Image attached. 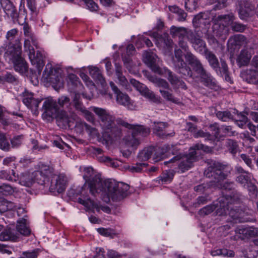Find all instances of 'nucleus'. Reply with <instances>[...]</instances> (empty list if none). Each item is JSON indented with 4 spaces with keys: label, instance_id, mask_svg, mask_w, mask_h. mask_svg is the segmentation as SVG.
Returning <instances> with one entry per match:
<instances>
[{
    "label": "nucleus",
    "instance_id": "obj_1",
    "mask_svg": "<svg viewBox=\"0 0 258 258\" xmlns=\"http://www.w3.org/2000/svg\"><path fill=\"white\" fill-rule=\"evenodd\" d=\"M83 176L85 183L82 186V192L87 189L93 196L100 194L102 200L106 203L110 200L113 202L120 201L128 195V184L112 179L103 180L92 167L85 168Z\"/></svg>",
    "mask_w": 258,
    "mask_h": 258
},
{
    "label": "nucleus",
    "instance_id": "obj_2",
    "mask_svg": "<svg viewBox=\"0 0 258 258\" xmlns=\"http://www.w3.org/2000/svg\"><path fill=\"white\" fill-rule=\"evenodd\" d=\"M171 60L175 70L184 76L191 77L192 74L190 68L186 61L199 76L207 71L201 60L190 50L183 54L182 50L177 46L174 49Z\"/></svg>",
    "mask_w": 258,
    "mask_h": 258
},
{
    "label": "nucleus",
    "instance_id": "obj_3",
    "mask_svg": "<svg viewBox=\"0 0 258 258\" xmlns=\"http://www.w3.org/2000/svg\"><path fill=\"white\" fill-rule=\"evenodd\" d=\"M98 117L100 125L103 130L102 137L99 141L107 145L109 142L120 139L122 136L121 129L115 124V117L105 108L92 106L91 107Z\"/></svg>",
    "mask_w": 258,
    "mask_h": 258
},
{
    "label": "nucleus",
    "instance_id": "obj_4",
    "mask_svg": "<svg viewBox=\"0 0 258 258\" xmlns=\"http://www.w3.org/2000/svg\"><path fill=\"white\" fill-rule=\"evenodd\" d=\"M207 148L208 147L204 146L202 144H196L190 148L188 154L178 155L170 160L164 162V164L165 165H167L175 161H180L178 168L181 172H184L189 170L193 166V163L197 160L198 155L201 154L200 151H206Z\"/></svg>",
    "mask_w": 258,
    "mask_h": 258
},
{
    "label": "nucleus",
    "instance_id": "obj_5",
    "mask_svg": "<svg viewBox=\"0 0 258 258\" xmlns=\"http://www.w3.org/2000/svg\"><path fill=\"white\" fill-rule=\"evenodd\" d=\"M37 170L40 172L49 182V177L51 178L49 190L51 192L61 193L66 187L67 177L62 175L53 174L54 169L49 165L39 164L37 165Z\"/></svg>",
    "mask_w": 258,
    "mask_h": 258
},
{
    "label": "nucleus",
    "instance_id": "obj_6",
    "mask_svg": "<svg viewBox=\"0 0 258 258\" xmlns=\"http://www.w3.org/2000/svg\"><path fill=\"white\" fill-rule=\"evenodd\" d=\"M220 208L216 210V214L218 216L228 215L235 222L243 223L248 221L243 218L244 212L236 206L232 205L228 198L220 197L218 199Z\"/></svg>",
    "mask_w": 258,
    "mask_h": 258
},
{
    "label": "nucleus",
    "instance_id": "obj_7",
    "mask_svg": "<svg viewBox=\"0 0 258 258\" xmlns=\"http://www.w3.org/2000/svg\"><path fill=\"white\" fill-rule=\"evenodd\" d=\"M118 125H121L132 131V135L124 138L125 144L134 148H136L140 144L139 139L136 136H141L145 137L149 135L150 129L142 125L130 124L124 120L118 118L116 120Z\"/></svg>",
    "mask_w": 258,
    "mask_h": 258
},
{
    "label": "nucleus",
    "instance_id": "obj_8",
    "mask_svg": "<svg viewBox=\"0 0 258 258\" xmlns=\"http://www.w3.org/2000/svg\"><path fill=\"white\" fill-rule=\"evenodd\" d=\"M231 170L228 165L211 160L208 162V167L204 174L207 177L211 178L214 182L217 183L225 179L230 173Z\"/></svg>",
    "mask_w": 258,
    "mask_h": 258
},
{
    "label": "nucleus",
    "instance_id": "obj_9",
    "mask_svg": "<svg viewBox=\"0 0 258 258\" xmlns=\"http://www.w3.org/2000/svg\"><path fill=\"white\" fill-rule=\"evenodd\" d=\"M43 108L45 110L43 115L51 118H56L59 126L69 125L70 118L68 110H58L56 102L51 98H48L43 103Z\"/></svg>",
    "mask_w": 258,
    "mask_h": 258
},
{
    "label": "nucleus",
    "instance_id": "obj_10",
    "mask_svg": "<svg viewBox=\"0 0 258 258\" xmlns=\"http://www.w3.org/2000/svg\"><path fill=\"white\" fill-rule=\"evenodd\" d=\"M173 146L169 145H164L162 147H158L156 150V152L154 157V160L155 162H158L162 160L165 158V154L172 153L173 155L175 154L173 152ZM155 151L154 148L150 147L145 148L142 151H140L138 155V158L140 161H145L148 160L153 154L154 152Z\"/></svg>",
    "mask_w": 258,
    "mask_h": 258
},
{
    "label": "nucleus",
    "instance_id": "obj_11",
    "mask_svg": "<svg viewBox=\"0 0 258 258\" xmlns=\"http://www.w3.org/2000/svg\"><path fill=\"white\" fill-rule=\"evenodd\" d=\"M17 49L14 52L12 50L6 51L5 57L9 63H13L16 71L24 74L28 70L27 64L21 56L22 49L20 50L19 46H17Z\"/></svg>",
    "mask_w": 258,
    "mask_h": 258
},
{
    "label": "nucleus",
    "instance_id": "obj_12",
    "mask_svg": "<svg viewBox=\"0 0 258 258\" xmlns=\"http://www.w3.org/2000/svg\"><path fill=\"white\" fill-rule=\"evenodd\" d=\"M192 32L193 31L191 30H188L184 27H177L174 26H172L170 30V33L172 37H177L178 38V46L183 50L185 52L189 50L187 42L185 40V38H186L188 40L189 34L192 33Z\"/></svg>",
    "mask_w": 258,
    "mask_h": 258
},
{
    "label": "nucleus",
    "instance_id": "obj_13",
    "mask_svg": "<svg viewBox=\"0 0 258 258\" xmlns=\"http://www.w3.org/2000/svg\"><path fill=\"white\" fill-rule=\"evenodd\" d=\"M72 101L70 102V99L69 97L62 96L58 99L57 106L58 110H61V109L65 110H70V106L71 105L75 109L78 111H81L80 98L81 95L79 92H75L72 96Z\"/></svg>",
    "mask_w": 258,
    "mask_h": 258
},
{
    "label": "nucleus",
    "instance_id": "obj_14",
    "mask_svg": "<svg viewBox=\"0 0 258 258\" xmlns=\"http://www.w3.org/2000/svg\"><path fill=\"white\" fill-rule=\"evenodd\" d=\"M18 31L17 29H13L9 31L6 35V51L12 50V52L16 51L17 46H20V50L22 49L20 40L16 36Z\"/></svg>",
    "mask_w": 258,
    "mask_h": 258
},
{
    "label": "nucleus",
    "instance_id": "obj_15",
    "mask_svg": "<svg viewBox=\"0 0 258 258\" xmlns=\"http://www.w3.org/2000/svg\"><path fill=\"white\" fill-rule=\"evenodd\" d=\"M109 84L111 89L116 95V100L117 103L120 105L124 106L128 108L131 109L133 106V104H132L129 96L127 94L121 92L113 82L111 81Z\"/></svg>",
    "mask_w": 258,
    "mask_h": 258
},
{
    "label": "nucleus",
    "instance_id": "obj_16",
    "mask_svg": "<svg viewBox=\"0 0 258 258\" xmlns=\"http://www.w3.org/2000/svg\"><path fill=\"white\" fill-rule=\"evenodd\" d=\"M159 75H164L166 77L174 88L186 89L185 83L167 68H163V70H162V73Z\"/></svg>",
    "mask_w": 258,
    "mask_h": 258
},
{
    "label": "nucleus",
    "instance_id": "obj_17",
    "mask_svg": "<svg viewBox=\"0 0 258 258\" xmlns=\"http://www.w3.org/2000/svg\"><path fill=\"white\" fill-rule=\"evenodd\" d=\"M188 41L192 44L194 49L201 54H203L206 49H208L205 42L195 32L189 34Z\"/></svg>",
    "mask_w": 258,
    "mask_h": 258
},
{
    "label": "nucleus",
    "instance_id": "obj_18",
    "mask_svg": "<svg viewBox=\"0 0 258 258\" xmlns=\"http://www.w3.org/2000/svg\"><path fill=\"white\" fill-rule=\"evenodd\" d=\"M82 79L86 85V87H83L84 90L82 91V95L87 99L91 100L93 97L95 91V84L86 74L82 73Z\"/></svg>",
    "mask_w": 258,
    "mask_h": 258
},
{
    "label": "nucleus",
    "instance_id": "obj_19",
    "mask_svg": "<svg viewBox=\"0 0 258 258\" xmlns=\"http://www.w3.org/2000/svg\"><path fill=\"white\" fill-rule=\"evenodd\" d=\"M22 101L27 107L35 112L37 111L39 104L41 102L40 100L34 98L33 94L26 90L22 93Z\"/></svg>",
    "mask_w": 258,
    "mask_h": 258
},
{
    "label": "nucleus",
    "instance_id": "obj_20",
    "mask_svg": "<svg viewBox=\"0 0 258 258\" xmlns=\"http://www.w3.org/2000/svg\"><path fill=\"white\" fill-rule=\"evenodd\" d=\"M144 61L152 69V70L158 74L162 73L163 68H160L156 64L157 56L152 52L145 51L143 54Z\"/></svg>",
    "mask_w": 258,
    "mask_h": 258
},
{
    "label": "nucleus",
    "instance_id": "obj_21",
    "mask_svg": "<svg viewBox=\"0 0 258 258\" xmlns=\"http://www.w3.org/2000/svg\"><path fill=\"white\" fill-rule=\"evenodd\" d=\"M245 40V37L241 34L235 35L230 37L227 42L228 50L230 53H234L236 50L239 49Z\"/></svg>",
    "mask_w": 258,
    "mask_h": 258
},
{
    "label": "nucleus",
    "instance_id": "obj_22",
    "mask_svg": "<svg viewBox=\"0 0 258 258\" xmlns=\"http://www.w3.org/2000/svg\"><path fill=\"white\" fill-rule=\"evenodd\" d=\"M82 205L85 207V210L87 212H92L94 209H96L97 211L99 212L100 210L107 213H109L111 212L110 208L107 206H101L98 205L94 201H92L90 198L82 199Z\"/></svg>",
    "mask_w": 258,
    "mask_h": 258
},
{
    "label": "nucleus",
    "instance_id": "obj_23",
    "mask_svg": "<svg viewBox=\"0 0 258 258\" xmlns=\"http://www.w3.org/2000/svg\"><path fill=\"white\" fill-rule=\"evenodd\" d=\"M43 77L47 82L52 84H57L60 82L57 72L55 70H54L52 65L49 63L47 64L45 67L43 74Z\"/></svg>",
    "mask_w": 258,
    "mask_h": 258
},
{
    "label": "nucleus",
    "instance_id": "obj_24",
    "mask_svg": "<svg viewBox=\"0 0 258 258\" xmlns=\"http://www.w3.org/2000/svg\"><path fill=\"white\" fill-rule=\"evenodd\" d=\"M0 241H16L19 238V235L15 230L9 227L4 229L3 226L0 225Z\"/></svg>",
    "mask_w": 258,
    "mask_h": 258
},
{
    "label": "nucleus",
    "instance_id": "obj_25",
    "mask_svg": "<svg viewBox=\"0 0 258 258\" xmlns=\"http://www.w3.org/2000/svg\"><path fill=\"white\" fill-rule=\"evenodd\" d=\"M208 61L209 66L217 73L221 68L219 60L215 53L209 49H206L203 54Z\"/></svg>",
    "mask_w": 258,
    "mask_h": 258
},
{
    "label": "nucleus",
    "instance_id": "obj_26",
    "mask_svg": "<svg viewBox=\"0 0 258 258\" xmlns=\"http://www.w3.org/2000/svg\"><path fill=\"white\" fill-rule=\"evenodd\" d=\"M0 3L4 12L13 19L18 17V12L16 7L10 0H0Z\"/></svg>",
    "mask_w": 258,
    "mask_h": 258
},
{
    "label": "nucleus",
    "instance_id": "obj_27",
    "mask_svg": "<svg viewBox=\"0 0 258 258\" xmlns=\"http://www.w3.org/2000/svg\"><path fill=\"white\" fill-rule=\"evenodd\" d=\"M168 124L166 122H154L153 126V133L161 138H165L167 137H173L175 133L172 132L169 134L164 132V130L167 128Z\"/></svg>",
    "mask_w": 258,
    "mask_h": 258
},
{
    "label": "nucleus",
    "instance_id": "obj_28",
    "mask_svg": "<svg viewBox=\"0 0 258 258\" xmlns=\"http://www.w3.org/2000/svg\"><path fill=\"white\" fill-rule=\"evenodd\" d=\"M29 57L31 63L35 66L37 69L38 73H40L44 66L43 56L42 53L39 50L37 51L36 53L34 51L33 53L29 54Z\"/></svg>",
    "mask_w": 258,
    "mask_h": 258
},
{
    "label": "nucleus",
    "instance_id": "obj_29",
    "mask_svg": "<svg viewBox=\"0 0 258 258\" xmlns=\"http://www.w3.org/2000/svg\"><path fill=\"white\" fill-rule=\"evenodd\" d=\"M252 55L247 49H242L236 58V62L240 68L247 66L251 59Z\"/></svg>",
    "mask_w": 258,
    "mask_h": 258
},
{
    "label": "nucleus",
    "instance_id": "obj_30",
    "mask_svg": "<svg viewBox=\"0 0 258 258\" xmlns=\"http://www.w3.org/2000/svg\"><path fill=\"white\" fill-rule=\"evenodd\" d=\"M201 82L205 86L211 89L216 90L217 85L215 79L207 71L199 76Z\"/></svg>",
    "mask_w": 258,
    "mask_h": 258
},
{
    "label": "nucleus",
    "instance_id": "obj_31",
    "mask_svg": "<svg viewBox=\"0 0 258 258\" xmlns=\"http://www.w3.org/2000/svg\"><path fill=\"white\" fill-rule=\"evenodd\" d=\"M89 74L102 87L106 85L105 78L103 76L102 71L96 67H90L89 68Z\"/></svg>",
    "mask_w": 258,
    "mask_h": 258
},
{
    "label": "nucleus",
    "instance_id": "obj_32",
    "mask_svg": "<svg viewBox=\"0 0 258 258\" xmlns=\"http://www.w3.org/2000/svg\"><path fill=\"white\" fill-rule=\"evenodd\" d=\"M16 229L20 234L24 236H28L31 233L29 224L24 218H22L17 221Z\"/></svg>",
    "mask_w": 258,
    "mask_h": 258
},
{
    "label": "nucleus",
    "instance_id": "obj_33",
    "mask_svg": "<svg viewBox=\"0 0 258 258\" xmlns=\"http://www.w3.org/2000/svg\"><path fill=\"white\" fill-rule=\"evenodd\" d=\"M140 93L150 101L154 103L160 104L162 102L161 97L156 95L153 91L150 90L146 86Z\"/></svg>",
    "mask_w": 258,
    "mask_h": 258
},
{
    "label": "nucleus",
    "instance_id": "obj_34",
    "mask_svg": "<svg viewBox=\"0 0 258 258\" xmlns=\"http://www.w3.org/2000/svg\"><path fill=\"white\" fill-rule=\"evenodd\" d=\"M80 194V187L74 185L68 191V196L71 200L81 204Z\"/></svg>",
    "mask_w": 258,
    "mask_h": 258
},
{
    "label": "nucleus",
    "instance_id": "obj_35",
    "mask_svg": "<svg viewBox=\"0 0 258 258\" xmlns=\"http://www.w3.org/2000/svg\"><path fill=\"white\" fill-rule=\"evenodd\" d=\"M235 19L234 16L232 13L227 15H219L215 18V21L222 24L223 25H231Z\"/></svg>",
    "mask_w": 258,
    "mask_h": 258
},
{
    "label": "nucleus",
    "instance_id": "obj_36",
    "mask_svg": "<svg viewBox=\"0 0 258 258\" xmlns=\"http://www.w3.org/2000/svg\"><path fill=\"white\" fill-rule=\"evenodd\" d=\"M24 34L25 39H31L32 44L36 47H38L37 39L28 24H26L23 26Z\"/></svg>",
    "mask_w": 258,
    "mask_h": 258
},
{
    "label": "nucleus",
    "instance_id": "obj_37",
    "mask_svg": "<svg viewBox=\"0 0 258 258\" xmlns=\"http://www.w3.org/2000/svg\"><path fill=\"white\" fill-rule=\"evenodd\" d=\"M19 183L24 186H31L34 183L32 173L31 174L28 173H22L20 177Z\"/></svg>",
    "mask_w": 258,
    "mask_h": 258
},
{
    "label": "nucleus",
    "instance_id": "obj_38",
    "mask_svg": "<svg viewBox=\"0 0 258 258\" xmlns=\"http://www.w3.org/2000/svg\"><path fill=\"white\" fill-rule=\"evenodd\" d=\"M218 207L220 208L219 202H217L216 203L214 202L212 204L206 206L204 208H202L199 211V214L201 216H206L211 214L214 211V210Z\"/></svg>",
    "mask_w": 258,
    "mask_h": 258
},
{
    "label": "nucleus",
    "instance_id": "obj_39",
    "mask_svg": "<svg viewBox=\"0 0 258 258\" xmlns=\"http://www.w3.org/2000/svg\"><path fill=\"white\" fill-rule=\"evenodd\" d=\"M218 74L224 75L225 79L226 81L232 83V80L229 75L228 68L225 61L221 59V68L218 70Z\"/></svg>",
    "mask_w": 258,
    "mask_h": 258
},
{
    "label": "nucleus",
    "instance_id": "obj_40",
    "mask_svg": "<svg viewBox=\"0 0 258 258\" xmlns=\"http://www.w3.org/2000/svg\"><path fill=\"white\" fill-rule=\"evenodd\" d=\"M16 173L13 170H2L0 171V178L9 181H16Z\"/></svg>",
    "mask_w": 258,
    "mask_h": 258
},
{
    "label": "nucleus",
    "instance_id": "obj_41",
    "mask_svg": "<svg viewBox=\"0 0 258 258\" xmlns=\"http://www.w3.org/2000/svg\"><path fill=\"white\" fill-rule=\"evenodd\" d=\"M159 92L166 100L172 102H176L177 101V99L172 94V90L170 87L166 89H160Z\"/></svg>",
    "mask_w": 258,
    "mask_h": 258
},
{
    "label": "nucleus",
    "instance_id": "obj_42",
    "mask_svg": "<svg viewBox=\"0 0 258 258\" xmlns=\"http://www.w3.org/2000/svg\"><path fill=\"white\" fill-rule=\"evenodd\" d=\"M32 178H33L34 183L37 182L39 184L43 185L48 183L45 177L37 170L32 172Z\"/></svg>",
    "mask_w": 258,
    "mask_h": 258
},
{
    "label": "nucleus",
    "instance_id": "obj_43",
    "mask_svg": "<svg viewBox=\"0 0 258 258\" xmlns=\"http://www.w3.org/2000/svg\"><path fill=\"white\" fill-rule=\"evenodd\" d=\"M236 181L244 187L251 181V175L250 173L240 174L236 177Z\"/></svg>",
    "mask_w": 258,
    "mask_h": 258
},
{
    "label": "nucleus",
    "instance_id": "obj_44",
    "mask_svg": "<svg viewBox=\"0 0 258 258\" xmlns=\"http://www.w3.org/2000/svg\"><path fill=\"white\" fill-rule=\"evenodd\" d=\"M98 159L99 162L105 163L107 166L112 167H116L118 165L117 161L108 156H99Z\"/></svg>",
    "mask_w": 258,
    "mask_h": 258
},
{
    "label": "nucleus",
    "instance_id": "obj_45",
    "mask_svg": "<svg viewBox=\"0 0 258 258\" xmlns=\"http://www.w3.org/2000/svg\"><path fill=\"white\" fill-rule=\"evenodd\" d=\"M17 209V205L7 200H4L0 205V210L3 212L8 210H15Z\"/></svg>",
    "mask_w": 258,
    "mask_h": 258
},
{
    "label": "nucleus",
    "instance_id": "obj_46",
    "mask_svg": "<svg viewBox=\"0 0 258 258\" xmlns=\"http://www.w3.org/2000/svg\"><path fill=\"white\" fill-rule=\"evenodd\" d=\"M0 149L5 151H9L11 149V145L4 133H0Z\"/></svg>",
    "mask_w": 258,
    "mask_h": 258
},
{
    "label": "nucleus",
    "instance_id": "obj_47",
    "mask_svg": "<svg viewBox=\"0 0 258 258\" xmlns=\"http://www.w3.org/2000/svg\"><path fill=\"white\" fill-rule=\"evenodd\" d=\"M226 145L231 153L235 154L238 151V145L237 142L231 139H228L226 142Z\"/></svg>",
    "mask_w": 258,
    "mask_h": 258
},
{
    "label": "nucleus",
    "instance_id": "obj_48",
    "mask_svg": "<svg viewBox=\"0 0 258 258\" xmlns=\"http://www.w3.org/2000/svg\"><path fill=\"white\" fill-rule=\"evenodd\" d=\"M174 176V174L170 171H165L159 178L162 183L171 182Z\"/></svg>",
    "mask_w": 258,
    "mask_h": 258
},
{
    "label": "nucleus",
    "instance_id": "obj_49",
    "mask_svg": "<svg viewBox=\"0 0 258 258\" xmlns=\"http://www.w3.org/2000/svg\"><path fill=\"white\" fill-rule=\"evenodd\" d=\"M216 116L223 121H228L230 119H233L232 115L228 111H218L216 113Z\"/></svg>",
    "mask_w": 258,
    "mask_h": 258
},
{
    "label": "nucleus",
    "instance_id": "obj_50",
    "mask_svg": "<svg viewBox=\"0 0 258 258\" xmlns=\"http://www.w3.org/2000/svg\"><path fill=\"white\" fill-rule=\"evenodd\" d=\"M150 80L155 83L156 85L161 89H166L169 87L168 82L162 79L154 78L151 77Z\"/></svg>",
    "mask_w": 258,
    "mask_h": 258
},
{
    "label": "nucleus",
    "instance_id": "obj_51",
    "mask_svg": "<svg viewBox=\"0 0 258 258\" xmlns=\"http://www.w3.org/2000/svg\"><path fill=\"white\" fill-rule=\"evenodd\" d=\"M16 188L8 184H3L0 185V193L4 195L12 194Z\"/></svg>",
    "mask_w": 258,
    "mask_h": 258
},
{
    "label": "nucleus",
    "instance_id": "obj_52",
    "mask_svg": "<svg viewBox=\"0 0 258 258\" xmlns=\"http://www.w3.org/2000/svg\"><path fill=\"white\" fill-rule=\"evenodd\" d=\"M23 136L19 135L14 137L11 140V147L13 148L19 147L22 144Z\"/></svg>",
    "mask_w": 258,
    "mask_h": 258
},
{
    "label": "nucleus",
    "instance_id": "obj_53",
    "mask_svg": "<svg viewBox=\"0 0 258 258\" xmlns=\"http://www.w3.org/2000/svg\"><path fill=\"white\" fill-rule=\"evenodd\" d=\"M194 137L195 138H205V140H213V137L209 133L205 132L202 130H199L196 132H195L194 134Z\"/></svg>",
    "mask_w": 258,
    "mask_h": 258
},
{
    "label": "nucleus",
    "instance_id": "obj_54",
    "mask_svg": "<svg viewBox=\"0 0 258 258\" xmlns=\"http://www.w3.org/2000/svg\"><path fill=\"white\" fill-rule=\"evenodd\" d=\"M80 83L79 78L75 74L70 73L68 75V84L72 88L76 87Z\"/></svg>",
    "mask_w": 258,
    "mask_h": 258
},
{
    "label": "nucleus",
    "instance_id": "obj_55",
    "mask_svg": "<svg viewBox=\"0 0 258 258\" xmlns=\"http://www.w3.org/2000/svg\"><path fill=\"white\" fill-rule=\"evenodd\" d=\"M234 113L237 114V118H233V120H236V121L243 122H248V119L246 116L248 114V112H239L237 110H234Z\"/></svg>",
    "mask_w": 258,
    "mask_h": 258
},
{
    "label": "nucleus",
    "instance_id": "obj_56",
    "mask_svg": "<svg viewBox=\"0 0 258 258\" xmlns=\"http://www.w3.org/2000/svg\"><path fill=\"white\" fill-rule=\"evenodd\" d=\"M244 187L248 189L249 194L252 198H255L257 196L258 191L256 186L251 181Z\"/></svg>",
    "mask_w": 258,
    "mask_h": 258
},
{
    "label": "nucleus",
    "instance_id": "obj_57",
    "mask_svg": "<svg viewBox=\"0 0 258 258\" xmlns=\"http://www.w3.org/2000/svg\"><path fill=\"white\" fill-rule=\"evenodd\" d=\"M147 164L144 163H137L134 166L129 167V170L134 172H141L143 170V168L146 167Z\"/></svg>",
    "mask_w": 258,
    "mask_h": 258
},
{
    "label": "nucleus",
    "instance_id": "obj_58",
    "mask_svg": "<svg viewBox=\"0 0 258 258\" xmlns=\"http://www.w3.org/2000/svg\"><path fill=\"white\" fill-rule=\"evenodd\" d=\"M29 39H25L24 43V51L28 53V56L35 51L33 47L34 45L32 43H30Z\"/></svg>",
    "mask_w": 258,
    "mask_h": 258
},
{
    "label": "nucleus",
    "instance_id": "obj_59",
    "mask_svg": "<svg viewBox=\"0 0 258 258\" xmlns=\"http://www.w3.org/2000/svg\"><path fill=\"white\" fill-rule=\"evenodd\" d=\"M248 79L249 82L253 84H258V70H249Z\"/></svg>",
    "mask_w": 258,
    "mask_h": 258
},
{
    "label": "nucleus",
    "instance_id": "obj_60",
    "mask_svg": "<svg viewBox=\"0 0 258 258\" xmlns=\"http://www.w3.org/2000/svg\"><path fill=\"white\" fill-rule=\"evenodd\" d=\"M122 60L125 67L130 73L132 72L134 67V64L131 57L129 56H124L122 57Z\"/></svg>",
    "mask_w": 258,
    "mask_h": 258
},
{
    "label": "nucleus",
    "instance_id": "obj_61",
    "mask_svg": "<svg viewBox=\"0 0 258 258\" xmlns=\"http://www.w3.org/2000/svg\"><path fill=\"white\" fill-rule=\"evenodd\" d=\"M84 2L87 9L91 11L95 12L97 11L98 8V5L93 0H86Z\"/></svg>",
    "mask_w": 258,
    "mask_h": 258
},
{
    "label": "nucleus",
    "instance_id": "obj_62",
    "mask_svg": "<svg viewBox=\"0 0 258 258\" xmlns=\"http://www.w3.org/2000/svg\"><path fill=\"white\" fill-rule=\"evenodd\" d=\"M97 231L101 235L104 236L113 237L115 234L113 231L111 229H105L104 228H100L97 229Z\"/></svg>",
    "mask_w": 258,
    "mask_h": 258
},
{
    "label": "nucleus",
    "instance_id": "obj_63",
    "mask_svg": "<svg viewBox=\"0 0 258 258\" xmlns=\"http://www.w3.org/2000/svg\"><path fill=\"white\" fill-rule=\"evenodd\" d=\"M239 8L251 11H253L254 8L249 0H241L239 2Z\"/></svg>",
    "mask_w": 258,
    "mask_h": 258
},
{
    "label": "nucleus",
    "instance_id": "obj_64",
    "mask_svg": "<svg viewBox=\"0 0 258 258\" xmlns=\"http://www.w3.org/2000/svg\"><path fill=\"white\" fill-rule=\"evenodd\" d=\"M231 29L235 32H243L245 29V26L237 22H233L231 25Z\"/></svg>",
    "mask_w": 258,
    "mask_h": 258
}]
</instances>
